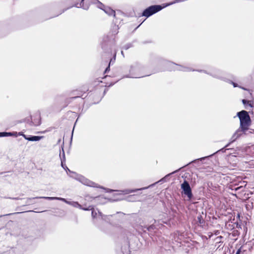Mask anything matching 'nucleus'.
Segmentation results:
<instances>
[{
    "label": "nucleus",
    "instance_id": "f257e3e1",
    "mask_svg": "<svg viewBox=\"0 0 254 254\" xmlns=\"http://www.w3.org/2000/svg\"><path fill=\"white\" fill-rule=\"evenodd\" d=\"M165 64L168 67L167 68L169 70H180L185 72H189L190 71H197L199 72H204L208 74L212 77L220 79L223 81H226V78L223 75V72L219 69L216 68H213L209 71L206 70H195L190 67L184 66L182 65L177 64L171 62H165Z\"/></svg>",
    "mask_w": 254,
    "mask_h": 254
},
{
    "label": "nucleus",
    "instance_id": "f03ea898",
    "mask_svg": "<svg viewBox=\"0 0 254 254\" xmlns=\"http://www.w3.org/2000/svg\"><path fill=\"white\" fill-rule=\"evenodd\" d=\"M240 122V127L236 130L231 137V142L235 141L243 134L248 135V131L251 125V119L248 112L242 110L237 114Z\"/></svg>",
    "mask_w": 254,
    "mask_h": 254
},
{
    "label": "nucleus",
    "instance_id": "7ed1b4c3",
    "mask_svg": "<svg viewBox=\"0 0 254 254\" xmlns=\"http://www.w3.org/2000/svg\"><path fill=\"white\" fill-rule=\"evenodd\" d=\"M68 172L70 173L71 174L69 175L70 177L74 178V179L78 181L82 184L84 185L93 187V188H101L104 189L106 190L107 192H110L115 191L114 190H111L109 189H106L104 188L103 187L100 186L98 185L97 184L89 180L88 179L85 178L84 176L77 174L76 173L70 171L69 169H68Z\"/></svg>",
    "mask_w": 254,
    "mask_h": 254
},
{
    "label": "nucleus",
    "instance_id": "20e7f679",
    "mask_svg": "<svg viewBox=\"0 0 254 254\" xmlns=\"http://www.w3.org/2000/svg\"><path fill=\"white\" fill-rule=\"evenodd\" d=\"M92 210V217L93 218V221L94 224L98 226L99 222L100 220L105 221L107 222H109L110 218L112 216V215H103L97 209H95L93 207Z\"/></svg>",
    "mask_w": 254,
    "mask_h": 254
},
{
    "label": "nucleus",
    "instance_id": "39448f33",
    "mask_svg": "<svg viewBox=\"0 0 254 254\" xmlns=\"http://www.w3.org/2000/svg\"><path fill=\"white\" fill-rule=\"evenodd\" d=\"M143 66L138 63H135L130 66L129 69V75L127 76V77L130 78H140L144 77L145 75H142L140 74L142 70Z\"/></svg>",
    "mask_w": 254,
    "mask_h": 254
},
{
    "label": "nucleus",
    "instance_id": "423d86ee",
    "mask_svg": "<svg viewBox=\"0 0 254 254\" xmlns=\"http://www.w3.org/2000/svg\"><path fill=\"white\" fill-rule=\"evenodd\" d=\"M163 7L160 5H151L146 8L142 12V16L148 17L160 11Z\"/></svg>",
    "mask_w": 254,
    "mask_h": 254
},
{
    "label": "nucleus",
    "instance_id": "0eeeda50",
    "mask_svg": "<svg viewBox=\"0 0 254 254\" xmlns=\"http://www.w3.org/2000/svg\"><path fill=\"white\" fill-rule=\"evenodd\" d=\"M91 2L93 4H96L97 6L103 10L106 13L109 15H113L115 16V11L109 7L105 6L102 2L98 0H91Z\"/></svg>",
    "mask_w": 254,
    "mask_h": 254
},
{
    "label": "nucleus",
    "instance_id": "6e6552de",
    "mask_svg": "<svg viewBox=\"0 0 254 254\" xmlns=\"http://www.w3.org/2000/svg\"><path fill=\"white\" fill-rule=\"evenodd\" d=\"M172 174L171 173H170L167 175H166L164 178H162L161 180H160L159 181L152 184V185H149V186L147 187H144V188H140V189H134V190H132V189H127V190H122L121 191L125 193V194H128V193H132V192H136L138 190H146V189H147L151 187H153L156 184L159 183V182H165L166 181V179L169 176L171 175Z\"/></svg>",
    "mask_w": 254,
    "mask_h": 254
},
{
    "label": "nucleus",
    "instance_id": "1a4fd4ad",
    "mask_svg": "<svg viewBox=\"0 0 254 254\" xmlns=\"http://www.w3.org/2000/svg\"><path fill=\"white\" fill-rule=\"evenodd\" d=\"M172 174L171 173H170L167 175H166L164 178H162L161 180H160L159 181L152 184V185H149V186L147 187H144V188H140V189H134V190H132V189H127V190H122L121 191L125 193V194H128V193H132V192H136L138 190H146V189H147L151 187H153L156 184L159 183V182H165L166 181V179L169 176L171 175Z\"/></svg>",
    "mask_w": 254,
    "mask_h": 254
},
{
    "label": "nucleus",
    "instance_id": "9d476101",
    "mask_svg": "<svg viewBox=\"0 0 254 254\" xmlns=\"http://www.w3.org/2000/svg\"><path fill=\"white\" fill-rule=\"evenodd\" d=\"M181 189L186 196L188 197L189 199H191L193 196L191 188L189 183L187 181H185L181 184Z\"/></svg>",
    "mask_w": 254,
    "mask_h": 254
},
{
    "label": "nucleus",
    "instance_id": "9b49d317",
    "mask_svg": "<svg viewBox=\"0 0 254 254\" xmlns=\"http://www.w3.org/2000/svg\"><path fill=\"white\" fill-rule=\"evenodd\" d=\"M80 0H73V2H74V4L70 6L69 7L67 8L65 10H63L62 12H61L59 14H58L57 16L62 14L63 12H64L65 10L72 7L73 6H75L77 8H82L84 9L87 10L89 8V4H85L84 3V0H81V1L80 3L78 2L77 1H79Z\"/></svg>",
    "mask_w": 254,
    "mask_h": 254
},
{
    "label": "nucleus",
    "instance_id": "f8f14e48",
    "mask_svg": "<svg viewBox=\"0 0 254 254\" xmlns=\"http://www.w3.org/2000/svg\"><path fill=\"white\" fill-rule=\"evenodd\" d=\"M254 247V244L252 242L247 243L245 245L241 246L236 252V254H244L245 252L248 249L252 251Z\"/></svg>",
    "mask_w": 254,
    "mask_h": 254
},
{
    "label": "nucleus",
    "instance_id": "ddd939ff",
    "mask_svg": "<svg viewBox=\"0 0 254 254\" xmlns=\"http://www.w3.org/2000/svg\"><path fill=\"white\" fill-rule=\"evenodd\" d=\"M233 142H231V138H230V142L227 144L224 147L221 148V149L218 150L217 151H216V152L210 155H208V156H205V157H201L200 158H199V159H195V160H194L193 161H191V162L190 163H196V162H198L199 161H202V160H204V159H205L206 158H208V157H211L213 155H214L215 154L219 152H225L226 151V150L227 149V148L229 146V145H230V144H231L232 143H233Z\"/></svg>",
    "mask_w": 254,
    "mask_h": 254
},
{
    "label": "nucleus",
    "instance_id": "4468645a",
    "mask_svg": "<svg viewBox=\"0 0 254 254\" xmlns=\"http://www.w3.org/2000/svg\"><path fill=\"white\" fill-rule=\"evenodd\" d=\"M240 226L238 223H236L231 221H227L225 223V228L228 230H232L235 228V227H239Z\"/></svg>",
    "mask_w": 254,
    "mask_h": 254
},
{
    "label": "nucleus",
    "instance_id": "2eb2a0df",
    "mask_svg": "<svg viewBox=\"0 0 254 254\" xmlns=\"http://www.w3.org/2000/svg\"><path fill=\"white\" fill-rule=\"evenodd\" d=\"M238 185L236 184H235L234 185H231L230 187V188L232 190H234L235 191L238 192H243L244 191L245 188L243 186H237Z\"/></svg>",
    "mask_w": 254,
    "mask_h": 254
},
{
    "label": "nucleus",
    "instance_id": "dca6fc26",
    "mask_svg": "<svg viewBox=\"0 0 254 254\" xmlns=\"http://www.w3.org/2000/svg\"><path fill=\"white\" fill-rule=\"evenodd\" d=\"M141 230L143 232H145L146 231H148L149 233H152L154 230L156 229L155 225L153 224L149 226H140Z\"/></svg>",
    "mask_w": 254,
    "mask_h": 254
},
{
    "label": "nucleus",
    "instance_id": "f3484780",
    "mask_svg": "<svg viewBox=\"0 0 254 254\" xmlns=\"http://www.w3.org/2000/svg\"><path fill=\"white\" fill-rule=\"evenodd\" d=\"M41 197V196L35 197H32V198H30V197L26 198L25 199V202L23 203L24 205H27L34 204L35 203V202L33 200L34 199L41 198H40Z\"/></svg>",
    "mask_w": 254,
    "mask_h": 254
},
{
    "label": "nucleus",
    "instance_id": "a211bd4d",
    "mask_svg": "<svg viewBox=\"0 0 254 254\" xmlns=\"http://www.w3.org/2000/svg\"><path fill=\"white\" fill-rule=\"evenodd\" d=\"M40 198H43L44 199H47V200H61L62 201H64L65 203V202L67 200L66 199H65L64 198L59 197H49V196H46V197H41Z\"/></svg>",
    "mask_w": 254,
    "mask_h": 254
},
{
    "label": "nucleus",
    "instance_id": "6ab92c4d",
    "mask_svg": "<svg viewBox=\"0 0 254 254\" xmlns=\"http://www.w3.org/2000/svg\"><path fill=\"white\" fill-rule=\"evenodd\" d=\"M43 137V136H29L28 138H27V140L31 141H39Z\"/></svg>",
    "mask_w": 254,
    "mask_h": 254
},
{
    "label": "nucleus",
    "instance_id": "aec40b11",
    "mask_svg": "<svg viewBox=\"0 0 254 254\" xmlns=\"http://www.w3.org/2000/svg\"><path fill=\"white\" fill-rule=\"evenodd\" d=\"M16 132H0V137H4V136H10L15 135L16 136Z\"/></svg>",
    "mask_w": 254,
    "mask_h": 254
},
{
    "label": "nucleus",
    "instance_id": "412c9836",
    "mask_svg": "<svg viewBox=\"0 0 254 254\" xmlns=\"http://www.w3.org/2000/svg\"><path fill=\"white\" fill-rule=\"evenodd\" d=\"M197 223L200 225H202L204 223V221L201 214H199L197 217Z\"/></svg>",
    "mask_w": 254,
    "mask_h": 254
},
{
    "label": "nucleus",
    "instance_id": "4be33fe9",
    "mask_svg": "<svg viewBox=\"0 0 254 254\" xmlns=\"http://www.w3.org/2000/svg\"><path fill=\"white\" fill-rule=\"evenodd\" d=\"M70 205L76 208H81V205L78 202L76 201H72V203L70 204Z\"/></svg>",
    "mask_w": 254,
    "mask_h": 254
},
{
    "label": "nucleus",
    "instance_id": "5701e85b",
    "mask_svg": "<svg viewBox=\"0 0 254 254\" xmlns=\"http://www.w3.org/2000/svg\"><path fill=\"white\" fill-rule=\"evenodd\" d=\"M92 208H93V206L92 205H90L88 207H83L81 205V208H79L80 209H82L83 210H90L92 209Z\"/></svg>",
    "mask_w": 254,
    "mask_h": 254
},
{
    "label": "nucleus",
    "instance_id": "b1692460",
    "mask_svg": "<svg viewBox=\"0 0 254 254\" xmlns=\"http://www.w3.org/2000/svg\"><path fill=\"white\" fill-rule=\"evenodd\" d=\"M62 151H63L62 157H61V152L60 154V156L61 157V159H62L63 160V162H64L65 160V154H64V152L63 147L62 148Z\"/></svg>",
    "mask_w": 254,
    "mask_h": 254
},
{
    "label": "nucleus",
    "instance_id": "393cba45",
    "mask_svg": "<svg viewBox=\"0 0 254 254\" xmlns=\"http://www.w3.org/2000/svg\"><path fill=\"white\" fill-rule=\"evenodd\" d=\"M64 162H63V160L62 159H61V165L62 166V167L65 170H66V172L67 173L68 172V169H69L67 166L65 165V164H64Z\"/></svg>",
    "mask_w": 254,
    "mask_h": 254
},
{
    "label": "nucleus",
    "instance_id": "a878e982",
    "mask_svg": "<svg viewBox=\"0 0 254 254\" xmlns=\"http://www.w3.org/2000/svg\"><path fill=\"white\" fill-rule=\"evenodd\" d=\"M132 47V44H131V43H128V44H126V45H125V46H124V48H124L125 50H127L129 48H130V47Z\"/></svg>",
    "mask_w": 254,
    "mask_h": 254
},
{
    "label": "nucleus",
    "instance_id": "bb28decb",
    "mask_svg": "<svg viewBox=\"0 0 254 254\" xmlns=\"http://www.w3.org/2000/svg\"><path fill=\"white\" fill-rule=\"evenodd\" d=\"M226 81H229L231 84H232L233 85V86H234V87H238V84H237L236 83L234 82H233V81H232L228 80H227L226 79Z\"/></svg>",
    "mask_w": 254,
    "mask_h": 254
},
{
    "label": "nucleus",
    "instance_id": "cd10ccee",
    "mask_svg": "<svg viewBox=\"0 0 254 254\" xmlns=\"http://www.w3.org/2000/svg\"><path fill=\"white\" fill-rule=\"evenodd\" d=\"M112 60H111L110 63H111ZM110 64H109L108 66L106 68V69H105V70L104 71L105 73H107L110 70Z\"/></svg>",
    "mask_w": 254,
    "mask_h": 254
},
{
    "label": "nucleus",
    "instance_id": "c85d7f7f",
    "mask_svg": "<svg viewBox=\"0 0 254 254\" xmlns=\"http://www.w3.org/2000/svg\"><path fill=\"white\" fill-rule=\"evenodd\" d=\"M248 134L250 133H254V129H250L248 131Z\"/></svg>",
    "mask_w": 254,
    "mask_h": 254
},
{
    "label": "nucleus",
    "instance_id": "c756f323",
    "mask_svg": "<svg viewBox=\"0 0 254 254\" xmlns=\"http://www.w3.org/2000/svg\"><path fill=\"white\" fill-rule=\"evenodd\" d=\"M20 135L23 136V137L26 139V140H27V138H28V137L29 136H27V135H26L25 134H23V133H19Z\"/></svg>",
    "mask_w": 254,
    "mask_h": 254
},
{
    "label": "nucleus",
    "instance_id": "7c9ffc66",
    "mask_svg": "<svg viewBox=\"0 0 254 254\" xmlns=\"http://www.w3.org/2000/svg\"><path fill=\"white\" fill-rule=\"evenodd\" d=\"M250 102V101H248V100H245V99H243V100H242V102H243V103L244 105H246V104L249 103Z\"/></svg>",
    "mask_w": 254,
    "mask_h": 254
},
{
    "label": "nucleus",
    "instance_id": "2f4dec72",
    "mask_svg": "<svg viewBox=\"0 0 254 254\" xmlns=\"http://www.w3.org/2000/svg\"><path fill=\"white\" fill-rule=\"evenodd\" d=\"M238 231H235V230H234V231H233V235L234 236H236L238 235Z\"/></svg>",
    "mask_w": 254,
    "mask_h": 254
},
{
    "label": "nucleus",
    "instance_id": "473e14b6",
    "mask_svg": "<svg viewBox=\"0 0 254 254\" xmlns=\"http://www.w3.org/2000/svg\"><path fill=\"white\" fill-rule=\"evenodd\" d=\"M81 97L80 94H78L76 96L71 97V99H75L76 98H78V97Z\"/></svg>",
    "mask_w": 254,
    "mask_h": 254
},
{
    "label": "nucleus",
    "instance_id": "72a5a7b5",
    "mask_svg": "<svg viewBox=\"0 0 254 254\" xmlns=\"http://www.w3.org/2000/svg\"><path fill=\"white\" fill-rule=\"evenodd\" d=\"M219 233H220V232L218 230L215 231V232H214V234L215 235H218V234H219Z\"/></svg>",
    "mask_w": 254,
    "mask_h": 254
},
{
    "label": "nucleus",
    "instance_id": "f704fd0d",
    "mask_svg": "<svg viewBox=\"0 0 254 254\" xmlns=\"http://www.w3.org/2000/svg\"><path fill=\"white\" fill-rule=\"evenodd\" d=\"M249 106H250L251 107H253V103H251V101H250V102L248 103Z\"/></svg>",
    "mask_w": 254,
    "mask_h": 254
},
{
    "label": "nucleus",
    "instance_id": "c9c22d12",
    "mask_svg": "<svg viewBox=\"0 0 254 254\" xmlns=\"http://www.w3.org/2000/svg\"><path fill=\"white\" fill-rule=\"evenodd\" d=\"M65 203H66V204H69V205H70V204H71V203H72V201H70L66 200V201L65 202Z\"/></svg>",
    "mask_w": 254,
    "mask_h": 254
},
{
    "label": "nucleus",
    "instance_id": "e433bc0d",
    "mask_svg": "<svg viewBox=\"0 0 254 254\" xmlns=\"http://www.w3.org/2000/svg\"><path fill=\"white\" fill-rule=\"evenodd\" d=\"M180 169H181V168H180V169H178V170H176V171H175L173 172L172 173H171V174H174V173H175L177 172H178V171H179Z\"/></svg>",
    "mask_w": 254,
    "mask_h": 254
},
{
    "label": "nucleus",
    "instance_id": "4c0bfd02",
    "mask_svg": "<svg viewBox=\"0 0 254 254\" xmlns=\"http://www.w3.org/2000/svg\"><path fill=\"white\" fill-rule=\"evenodd\" d=\"M11 198L13 199H20L18 197H14V198Z\"/></svg>",
    "mask_w": 254,
    "mask_h": 254
},
{
    "label": "nucleus",
    "instance_id": "58836bf2",
    "mask_svg": "<svg viewBox=\"0 0 254 254\" xmlns=\"http://www.w3.org/2000/svg\"><path fill=\"white\" fill-rule=\"evenodd\" d=\"M223 237L222 236H219V237H217V239H221Z\"/></svg>",
    "mask_w": 254,
    "mask_h": 254
},
{
    "label": "nucleus",
    "instance_id": "ea45409f",
    "mask_svg": "<svg viewBox=\"0 0 254 254\" xmlns=\"http://www.w3.org/2000/svg\"><path fill=\"white\" fill-rule=\"evenodd\" d=\"M121 54H122V55L124 57V52H123V51H122V52H121Z\"/></svg>",
    "mask_w": 254,
    "mask_h": 254
},
{
    "label": "nucleus",
    "instance_id": "a19ab883",
    "mask_svg": "<svg viewBox=\"0 0 254 254\" xmlns=\"http://www.w3.org/2000/svg\"><path fill=\"white\" fill-rule=\"evenodd\" d=\"M252 113L254 114V109H253V111H252Z\"/></svg>",
    "mask_w": 254,
    "mask_h": 254
},
{
    "label": "nucleus",
    "instance_id": "79ce46f5",
    "mask_svg": "<svg viewBox=\"0 0 254 254\" xmlns=\"http://www.w3.org/2000/svg\"><path fill=\"white\" fill-rule=\"evenodd\" d=\"M242 88L243 89H244V90H246V89L245 88H244V87H242Z\"/></svg>",
    "mask_w": 254,
    "mask_h": 254
}]
</instances>
